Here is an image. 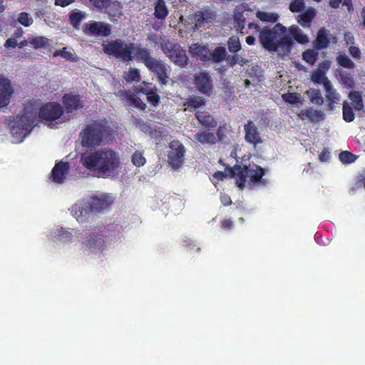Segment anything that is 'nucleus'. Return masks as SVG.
I'll list each match as a JSON object with an SVG mask.
<instances>
[{
	"instance_id": "nucleus-29",
	"label": "nucleus",
	"mask_w": 365,
	"mask_h": 365,
	"mask_svg": "<svg viewBox=\"0 0 365 365\" xmlns=\"http://www.w3.org/2000/svg\"><path fill=\"white\" fill-rule=\"evenodd\" d=\"M349 98L351 100L355 110L361 111L364 109L363 98L359 91H351L349 93Z\"/></svg>"
},
{
	"instance_id": "nucleus-55",
	"label": "nucleus",
	"mask_w": 365,
	"mask_h": 365,
	"mask_svg": "<svg viewBox=\"0 0 365 365\" xmlns=\"http://www.w3.org/2000/svg\"><path fill=\"white\" fill-rule=\"evenodd\" d=\"M148 101L151 103L153 105L155 106L158 103L160 97L156 93L153 92L152 90L148 92L147 94Z\"/></svg>"
},
{
	"instance_id": "nucleus-36",
	"label": "nucleus",
	"mask_w": 365,
	"mask_h": 365,
	"mask_svg": "<svg viewBox=\"0 0 365 365\" xmlns=\"http://www.w3.org/2000/svg\"><path fill=\"white\" fill-rule=\"evenodd\" d=\"M336 62L339 66L348 69H351L355 67V63L350 59V58L347 55L344 53L339 54L336 57Z\"/></svg>"
},
{
	"instance_id": "nucleus-24",
	"label": "nucleus",
	"mask_w": 365,
	"mask_h": 365,
	"mask_svg": "<svg viewBox=\"0 0 365 365\" xmlns=\"http://www.w3.org/2000/svg\"><path fill=\"white\" fill-rule=\"evenodd\" d=\"M289 34L301 44H306L309 41V38L307 35L304 34L301 29L298 26L293 25L289 29Z\"/></svg>"
},
{
	"instance_id": "nucleus-16",
	"label": "nucleus",
	"mask_w": 365,
	"mask_h": 365,
	"mask_svg": "<svg viewBox=\"0 0 365 365\" xmlns=\"http://www.w3.org/2000/svg\"><path fill=\"white\" fill-rule=\"evenodd\" d=\"M70 169V164L68 162L60 161L54 165L51 170V178L54 182L62 183L66 180Z\"/></svg>"
},
{
	"instance_id": "nucleus-22",
	"label": "nucleus",
	"mask_w": 365,
	"mask_h": 365,
	"mask_svg": "<svg viewBox=\"0 0 365 365\" xmlns=\"http://www.w3.org/2000/svg\"><path fill=\"white\" fill-rule=\"evenodd\" d=\"M121 9L122 6L120 2L117 1H112L110 0V6H108L103 11L108 14L112 20H114L115 18H120L123 15Z\"/></svg>"
},
{
	"instance_id": "nucleus-6",
	"label": "nucleus",
	"mask_w": 365,
	"mask_h": 365,
	"mask_svg": "<svg viewBox=\"0 0 365 365\" xmlns=\"http://www.w3.org/2000/svg\"><path fill=\"white\" fill-rule=\"evenodd\" d=\"M229 173L232 177L237 178L236 183L241 189H243L246 181L258 182L263 176L264 171L262 168L256 165L244 168L240 165H235L229 170Z\"/></svg>"
},
{
	"instance_id": "nucleus-14",
	"label": "nucleus",
	"mask_w": 365,
	"mask_h": 365,
	"mask_svg": "<svg viewBox=\"0 0 365 365\" xmlns=\"http://www.w3.org/2000/svg\"><path fill=\"white\" fill-rule=\"evenodd\" d=\"M14 93L9 79L0 76V108L7 106Z\"/></svg>"
},
{
	"instance_id": "nucleus-4",
	"label": "nucleus",
	"mask_w": 365,
	"mask_h": 365,
	"mask_svg": "<svg viewBox=\"0 0 365 365\" xmlns=\"http://www.w3.org/2000/svg\"><path fill=\"white\" fill-rule=\"evenodd\" d=\"M89 207H84L81 204H75L71 207V214L78 222H86L91 213L100 212L108 207L110 202L106 196L98 197L93 196L88 201Z\"/></svg>"
},
{
	"instance_id": "nucleus-63",
	"label": "nucleus",
	"mask_w": 365,
	"mask_h": 365,
	"mask_svg": "<svg viewBox=\"0 0 365 365\" xmlns=\"http://www.w3.org/2000/svg\"><path fill=\"white\" fill-rule=\"evenodd\" d=\"M349 0H330V2H329V5L332 7V8H338L340 5L341 3H344V4H348V1Z\"/></svg>"
},
{
	"instance_id": "nucleus-13",
	"label": "nucleus",
	"mask_w": 365,
	"mask_h": 365,
	"mask_svg": "<svg viewBox=\"0 0 365 365\" xmlns=\"http://www.w3.org/2000/svg\"><path fill=\"white\" fill-rule=\"evenodd\" d=\"M63 110L67 113L79 110L83 108L82 97L73 93H65L62 98Z\"/></svg>"
},
{
	"instance_id": "nucleus-59",
	"label": "nucleus",
	"mask_w": 365,
	"mask_h": 365,
	"mask_svg": "<svg viewBox=\"0 0 365 365\" xmlns=\"http://www.w3.org/2000/svg\"><path fill=\"white\" fill-rule=\"evenodd\" d=\"M58 232L59 237L66 239V240H71L72 234L70 232L64 230L63 228H61Z\"/></svg>"
},
{
	"instance_id": "nucleus-33",
	"label": "nucleus",
	"mask_w": 365,
	"mask_h": 365,
	"mask_svg": "<svg viewBox=\"0 0 365 365\" xmlns=\"http://www.w3.org/2000/svg\"><path fill=\"white\" fill-rule=\"evenodd\" d=\"M86 16V14L85 12L81 11H73L69 15V21L75 29H78L81 21L84 19Z\"/></svg>"
},
{
	"instance_id": "nucleus-47",
	"label": "nucleus",
	"mask_w": 365,
	"mask_h": 365,
	"mask_svg": "<svg viewBox=\"0 0 365 365\" xmlns=\"http://www.w3.org/2000/svg\"><path fill=\"white\" fill-rule=\"evenodd\" d=\"M53 56L54 57L61 56L66 60L72 61L73 60V53L69 51L66 47H63L61 49L56 50Z\"/></svg>"
},
{
	"instance_id": "nucleus-17",
	"label": "nucleus",
	"mask_w": 365,
	"mask_h": 365,
	"mask_svg": "<svg viewBox=\"0 0 365 365\" xmlns=\"http://www.w3.org/2000/svg\"><path fill=\"white\" fill-rule=\"evenodd\" d=\"M329 43H336L337 38L325 28H322L317 34L316 39V47L318 49H323L327 47Z\"/></svg>"
},
{
	"instance_id": "nucleus-37",
	"label": "nucleus",
	"mask_w": 365,
	"mask_h": 365,
	"mask_svg": "<svg viewBox=\"0 0 365 365\" xmlns=\"http://www.w3.org/2000/svg\"><path fill=\"white\" fill-rule=\"evenodd\" d=\"M134 96V93L124 89L118 91L116 93V96L123 101L126 106H131V102Z\"/></svg>"
},
{
	"instance_id": "nucleus-34",
	"label": "nucleus",
	"mask_w": 365,
	"mask_h": 365,
	"mask_svg": "<svg viewBox=\"0 0 365 365\" xmlns=\"http://www.w3.org/2000/svg\"><path fill=\"white\" fill-rule=\"evenodd\" d=\"M343 119L348 123L352 122L354 120V113L351 105L347 101H344L342 108Z\"/></svg>"
},
{
	"instance_id": "nucleus-60",
	"label": "nucleus",
	"mask_w": 365,
	"mask_h": 365,
	"mask_svg": "<svg viewBox=\"0 0 365 365\" xmlns=\"http://www.w3.org/2000/svg\"><path fill=\"white\" fill-rule=\"evenodd\" d=\"M232 168H227L224 172H217L214 174V178L218 179V180H222L225 176L229 175L230 177L232 178L230 174L229 173V170Z\"/></svg>"
},
{
	"instance_id": "nucleus-3",
	"label": "nucleus",
	"mask_w": 365,
	"mask_h": 365,
	"mask_svg": "<svg viewBox=\"0 0 365 365\" xmlns=\"http://www.w3.org/2000/svg\"><path fill=\"white\" fill-rule=\"evenodd\" d=\"M106 128V123L99 120L88 123L80 133L81 145L90 149L99 146L103 141Z\"/></svg>"
},
{
	"instance_id": "nucleus-10",
	"label": "nucleus",
	"mask_w": 365,
	"mask_h": 365,
	"mask_svg": "<svg viewBox=\"0 0 365 365\" xmlns=\"http://www.w3.org/2000/svg\"><path fill=\"white\" fill-rule=\"evenodd\" d=\"M161 49L166 56L176 65L185 67L187 64L188 58L179 45L171 42L161 43Z\"/></svg>"
},
{
	"instance_id": "nucleus-7",
	"label": "nucleus",
	"mask_w": 365,
	"mask_h": 365,
	"mask_svg": "<svg viewBox=\"0 0 365 365\" xmlns=\"http://www.w3.org/2000/svg\"><path fill=\"white\" fill-rule=\"evenodd\" d=\"M161 130V140L163 143L169 144V150L168 153V163L169 167L173 170H179L182 168L185 161V148L184 145L177 140H172V136H167Z\"/></svg>"
},
{
	"instance_id": "nucleus-30",
	"label": "nucleus",
	"mask_w": 365,
	"mask_h": 365,
	"mask_svg": "<svg viewBox=\"0 0 365 365\" xmlns=\"http://www.w3.org/2000/svg\"><path fill=\"white\" fill-rule=\"evenodd\" d=\"M50 39L44 36L32 37L29 40V45L35 49L46 48L48 46Z\"/></svg>"
},
{
	"instance_id": "nucleus-52",
	"label": "nucleus",
	"mask_w": 365,
	"mask_h": 365,
	"mask_svg": "<svg viewBox=\"0 0 365 365\" xmlns=\"http://www.w3.org/2000/svg\"><path fill=\"white\" fill-rule=\"evenodd\" d=\"M283 99L289 103H297L300 102V96L298 93H286L282 96Z\"/></svg>"
},
{
	"instance_id": "nucleus-62",
	"label": "nucleus",
	"mask_w": 365,
	"mask_h": 365,
	"mask_svg": "<svg viewBox=\"0 0 365 365\" xmlns=\"http://www.w3.org/2000/svg\"><path fill=\"white\" fill-rule=\"evenodd\" d=\"M344 39L346 45H353L354 43V38L351 33H345Z\"/></svg>"
},
{
	"instance_id": "nucleus-54",
	"label": "nucleus",
	"mask_w": 365,
	"mask_h": 365,
	"mask_svg": "<svg viewBox=\"0 0 365 365\" xmlns=\"http://www.w3.org/2000/svg\"><path fill=\"white\" fill-rule=\"evenodd\" d=\"M151 83H147L145 81H143L137 88L136 91L138 93H142L143 94H147L151 90H153L151 87Z\"/></svg>"
},
{
	"instance_id": "nucleus-15",
	"label": "nucleus",
	"mask_w": 365,
	"mask_h": 365,
	"mask_svg": "<svg viewBox=\"0 0 365 365\" xmlns=\"http://www.w3.org/2000/svg\"><path fill=\"white\" fill-rule=\"evenodd\" d=\"M195 84L196 88L202 93L210 95L212 88V78L208 73L200 72L195 76Z\"/></svg>"
},
{
	"instance_id": "nucleus-49",
	"label": "nucleus",
	"mask_w": 365,
	"mask_h": 365,
	"mask_svg": "<svg viewBox=\"0 0 365 365\" xmlns=\"http://www.w3.org/2000/svg\"><path fill=\"white\" fill-rule=\"evenodd\" d=\"M339 157L343 163H351L356 160V156L349 151H342Z\"/></svg>"
},
{
	"instance_id": "nucleus-39",
	"label": "nucleus",
	"mask_w": 365,
	"mask_h": 365,
	"mask_svg": "<svg viewBox=\"0 0 365 365\" xmlns=\"http://www.w3.org/2000/svg\"><path fill=\"white\" fill-rule=\"evenodd\" d=\"M311 79L314 83H322L324 87L327 85V82L330 83V81L326 76V74L317 70L312 72Z\"/></svg>"
},
{
	"instance_id": "nucleus-18",
	"label": "nucleus",
	"mask_w": 365,
	"mask_h": 365,
	"mask_svg": "<svg viewBox=\"0 0 365 365\" xmlns=\"http://www.w3.org/2000/svg\"><path fill=\"white\" fill-rule=\"evenodd\" d=\"M244 130L245 133V138L247 142L255 145L262 142L257 127L252 121H248L245 125Z\"/></svg>"
},
{
	"instance_id": "nucleus-48",
	"label": "nucleus",
	"mask_w": 365,
	"mask_h": 365,
	"mask_svg": "<svg viewBox=\"0 0 365 365\" xmlns=\"http://www.w3.org/2000/svg\"><path fill=\"white\" fill-rule=\"evenodd\" d=\"M317 55H318V53L317 51H315L314 50H308V51L304 52L303 59L306 62L313 65L317 60Z\"/></svg>"
},
{
	"instance_id": "nucleus-27",
	"label": "nucleus",
	"mask_w": 365,
	"mask_h": 365,
	"mask_svg": "<svg viewBox=\"0 0 365 365\" xmlns=\"http://www.w3.org/2000/svg\"><path fill=\"white\" fill-rule=\"evenodd\" d=\"M250 11V10L241 11L238 9L235 11L234 20L236 24L237 30L242 32V30L245 28V22L246 20V17L248 16Z\"/></svg>"
},
{
	"instance_id": "nucleus-46",
	"label": "nucleus",
	"mask_w": 365,
	"mask_h": 365,
	"mask_svg": "<svg viewBox=\"0 0 365 365\" xmlns=\"http://www.w3.org/2000/svg\"><path fill=\"white\" fill-rule=\"evenodd\" d=\"M89 2L98 11H103L110 6V0H89Z\"/></svg>"
},
{
	"instance_id": "nucleus-2",
	"label": "nucleus",
	"mask_w": 365,
	"mask_h": 365,
	"mask_svg": "<svg viewBox=\"0 0 365 365\" xmlns=\"http://www.w3.org/2000/svg\"><path fill=\"white\" fill-rule=\"evenodd\" d=\"M287 28L281 24H277L272 29L263 28L259 34V41L263 47L274 51L279 56H287L291 51L294 43L292 37L285 34Z\"/></svg>"
},
{
	"instance_id": "nucleus-21",
	"label": "nucleus",
	"mask_w": 365,
	"mask_h": 365,
	"mask_svg": "<svg viewBox=\"0 0 365 365\" xmlns=\"http://www.w3.org/2000/svg\"><path fill=\"white\" fill-rule=\"evenodd\" d=\"M193 140L202 144L213 145L217 139L214 133L207 131H200L194 135Z\"/></svg>"
},
{
	"instance_id": "nucleus-19",
	"label": "nucleus",
	"mask_w": 365,
	"mask_h": 365,
	"mask_svg": "<svg viewBox=\"0 0 365 365\" xmlns=\"http://www.w3.org/2000/svg\"><path fill=\"white\" fill-rule=\"evenodd\" d=\"M190 53L203 61L210 60V52L207 46H201L199 43L192 44L189 47Z\"/></svg>"
},
{
	"instance_id": "nucleus-58",
	"label": "nucleus",
	"mask_w": 365,
	"mask_h": 365,
	"mask_svg": "<svg viewBox=\"0 0 365 365\" xmlns=\"http://www.w3.org/2000/svg\"><path fill=\"white\" fill-rule=\"evenodd\" d=\"M331 63L329 61H324L322 62L319 65L318 68L317 69L319 71H321L322 73L326 74L327 71L330 68Z\"/></svg>"
},
{
	"instance_id": "nucleus-35",
	"label": "nucleus",
	"mask_w": 365,
	"mask_h": 365,
	"mask_svg": "<svg viewBox=\"0 0 365 365\" xmlns=\"http://www.w3.org/2000/svg\"><path fill=\"white\" fill-rule=\"evenodd\" d=\"M226 61L231 67H233L237 63L244 66L249 62L247 59L236 53L232 56L228 55L226 58Z\"/></svg>"
},
{
	"instance_id": "nucleus-38",
	"label": "nucleus",
	"mask_w": 365,
	"mask_h": 365,
	"mask_svg": "<svg viewBox=\"0 0 365 365\" xmlns=\"http://www.w3.org/2000/svg\"><path fill=\"white\" fill-rule=\"evenodd\" d=\"M256 16L262 21L274 23L278 19V15L274 13H269L264 11H257Z\"/></svg>"
},
{
	"instance_id": "nucleus-43",
	"label": "nucleus",
	"mask_w": 365,
	"mask_h": 365,
	"mask_svg": "<svg viewBox=\"0 0 365 365\" xmlns=\"http://www.w3.org/2000/svg\"><path fill=\"white\" fill-rule=\"evenodd\" d=\"M17 21L25 27L30 26L33 22V19L27 12H21L18 14Z\"/></svg>"
},
{
	"instance_id": "nucleus-28",
	"label": "nucleus",
	"mask_w": 365,
	"mask_h": 365,
	"mask_svg": "<svg viewBox=\"0 0 365 365\" xmlns=\"http://www.w3.org/2000/svg\"><path fill=\"white\" fill-rule=\"evenodd\" d=\"M316 15V12L314 9H309L304 13L301 14L297 17V21L303 27L308 28L310 26V22Z\"/></svg>"
},
{
	"instance_id": "nucleus-8",
	"label": "nucleus",
	"mask_w": 365,
	"mask_h": 365,
	"mask_svg": "<svg viewBox=\"0 0 365 365\" xmlns=\"http://www.w3.org/2000/svg\"><path fill=\"white\" fill-rule=\"evenodd\" d=\"M134 43H125L120 39L112 40L103 45L105 53L113 56L123 61H130L133 58Z\"/></svg>"
},
{
	"instance_id": "nucleus-1",
	"label": "nucleus",
	"mask_w": 365,
	"mask_h": 365,
	"mask_svg": "<svg viewBox=\"0 0 365 365\" xmlns=\"http://www.w3.org/2000/svg\"><path fill=\"white\" fill-rule=\"evenodd\" d=\"M81 161L84 168L95 171L101 178L113 176L120 166L119 154L111 149H101L83 153Z\"/></svg>"
},
{
	"instance_id": "nucleus-9",
	"label": "nucleus",
	"mask_w": 365,
	"mask_h": 365,
	"mask_svg": "<svg viewBox=\"0 0 365 365\" xmlns=\"http://www.w3.org/2000/svg\"><path fill=\"white\" fill-rule=\"evenodd\" d=\"M107 236L106 227L101 226L93 229L92 232L87 234L78 235V237L82 242V244L91 251H102L106 246L104 237Z\"/></svg>"
},
{
	"instance_id": "nucleus-26",
	"label": "nucleus",
	"mask_w": 365,
	"mask_h": 365,
	"mask_svg": "<svg viewBox=\"0 0 365 365\" xmlns=\"http://www.w3.org/2000/svg\"><path fill=\"white\" fill-rule=\"evenodd\" d=\"M339 82L347 88H352L354 87L355 83L351 75L342 69L337 71Z\"/></svg>"
},
{
	"instance_id": "nucleus-51",
	"label": "nucleus",
	"mask_w": 365,
	"mask_h": 365,
	"mask_svg": "<svg viewBox=\"0 0 365 365\" xmlns=\"http://www.w3.org/2000/svg\"><path fill=\"white\" fill-rule=\"evenodd\" d=\"M304 8L303 0H294L289 5V9L292 12H300Z\"/></svg>"
},
{
	"instance_id": "nucleus-12",
	"label": "nucleus",
	"mask_w": 365,
	"mask_h": 365,
	"mask_svg": "<svg viewBox=\"0 0 365 365\" xmlns=\"http://www.w3.org/2000/svg\"><path fill=\"white\" fill-rule=\"evenodd\" d=\"M83 31L87 35L108 36L111 34V27L105 22L91 21L83 26Z\"/></svg>"
},
{
	"instance_id": "nucleus-31",
	"label": "nucleus",
	"mask_w": 365,
	"mask_h": 365,
	"mask_svg": "<svg viewBox=\"0 0 365 365\" xmlns=\"http://www.w3.org/2000/svg\"><path fill=\"white\" fill-rule=\"evenodd\" d=\"M306 94L310 101L316 105L321 106L324 103V98L319 90L315 88H309L307 91Z\"/></svg>"
},
{
	"instance_id": "nucleus-23",
	"label": "nucleus",
	"mask_w": 365,
	"mask_h": 365,
	"mask_svg": "<svg viewBox=\"0 0 365 365\" xmlns=\"http://www.w3.org/2000/svg\"><path fill=\"white\" fill-rule=\"evenodd\" d=\"M299 115L302 120H305L307 118L312 122H319L323 119L324 115L321 111H318L312 108H309L302 111Z\"/></svg>"
},
{
	"instance_id": "nucleus-50",
	"label": "nucleus",
	"mask_w": 365,
	"mask_h": 365,
	"mask_svg": "<svg viewBox=\"0 0 365 365\" xmlns=\"http://www.w3.org/2000/svg\"><path fill=\"white\" fill-rule=\"evenodd\" d=\"M204 99L199 96H193L188 98L187 104L188 106L193 108H199L204 105Z\"/></svg>"
},
{
	"instance_id": "nucleus-32",
	"label": "nucleus",
	"mask_w": 365,
	"mask_h": 365,
	"mask_svg": "<svg viewBox=\"0 0 365 365\" xmlns=\"http://www.w3.org/2000/svg\"><path fill=\"white\" fill-rule=\"evenodd\" d=\"M227 51L225 47H217L212 53H210V60L215 63H219L223 60H226Z\"/></svg>"
},
{
	"instance_id": "nucleus-53",
	"label": "nucleus",
	"mask_w": 365,
	"mask_h": 365,
	"mask_svg": "<svg viewBox=\"0 0 365 365\" xmlns=\"http://www.w3.org/2000/svg\"><path fill=\"white\" fill-rule=\"evenodd\" d=\"M131 106H133L136 108H138L140 110L144 111L146 108V104L136 95L135 94L133 101L131 102Z\"/></svg>"
},
{
	"instance_id": "nucleus-25",
	"label": "nucleus",
	"mask_w": 365,
	"mask_h": 365,
	"mask_svg": "<svg viewBox=\"0 0 365 365\" xmlns=\"http://www.w3.org/2000/svg\"><path fill=\"white\" fill-rule=\"evenodd\" d=\"M196 118L198 121L206 128H214L217 126V123L214 118L210 115H206L203 113L197 112L195 113Z\"/></svg>"
},
{
	"instance_id": "nucleus-61",
	"label": "nucleus",
	"mask_w": 365,
	"mask_h": 365,
	"mask_svg": "<svg viewBox=\"0 0 365 365\" xmlns=\"http://www.w3.org/2000/svg\"><path fill=\"white\" fill-rule=\"evenodd\" d=\"M7 48H14L17 46V41L14 38H8L4 44Z\"/></svg>"
},
{
	"instance_id": "nucleus-56",
	"label": "nucleus",
	"mask_w": 365,
	"mask_h": 365,
	"mask_svg": "<svg viewBox=\"0 0 365 365\" xmlns=\"http://www.w3.org/2000/svg\"><path fill=\"white\" fill-rule=\"evenodd\" d=\"M226 128L225 126H220L217 130V136L220 141L225 143L226 141Z\"/></svg>"
},
{
	"instance_id": "nucleus-57",
	"label": "nucleus",
	"mask_w": 365,
	"mask_h": 365,
	"mask_svg": "<svg viewBox=\"0 0 365 365\" xmlns=\"http://www.w3.org/2000/svg\"><path fill=\"white\" fill-rule=\"evenodd\" d=\"M349 53L355 59H359L361 57V51L358 47L351 46L349 48Z\"/></svg>"
},
{
	"instance_id": "nucleus-5",
	"label": "nucleus",
	"mask_w": 365,
	"mask_h": 365,
	"mask_svg": "<svg viewBox=\"0 0 365 365\" xmlns=\"http://www.w3.org/2000/svg\"><path fill=\"white\" fill-rule=\"evenodd\" d=\"M34 117L31 111L24 110L9 119V128L11 135L21 141L34 128Z\"/></svg>"
},
{
	"instance_id": "nucleus-20",
	"label": "nucleus",
	"mask_w": 365,
	"mask_h": 365,
	"mask_svg": "<svg viewBox=\"0 0 365 365\" xmlns=\"http://www.w3.org/2000/svg\"><path fill=\"white\" fill-rule=\"evenodd\" d=\"M324 89L326 92L325 97L329 101L328 110H332L334 107V105L339 103L341 99V95L332 86L331 82H327V85H325Z\"/></svg>"
},
{
	"instance_id": "nucleus-42",
	"label": "nucleus",
	"mask_w": 365,
	"mask_h": 365,
	"mask_svg": "<svg viewBox=\"0 0 365 365\" xmlns=\"http://www.w3.org/2000/svg\"><path fill=\"white\" fill-rule=\"evenodd\" d=\"M133 56H135L138 60L143 62L150 57V53L147 48L135 47L133 49Z\"/></svg>"
},
{
	"instance_id": "nucleus-44",
	"label": "nucleus",
	"mask_w": 365,
	"mask_h": 365,
	"mask_svg": "<svg viewBox=\"0 0 365 365\" xmlns=\"http://www.w3.org/2000/svg\"><path fill=\"white\" fill-rule=\"evenodd\" d=\"M131 162L135 166L140 167L145 165L146 160L141 152L135 151L132 155Z\"/></svg>"
},
{
	"instance_id": "nucleus-41",
	"label": "nucleus",
	"mask_w": 365,
	"mask_h": 365,
	"mask_svg": "<svg viewBox=\"0 0 365 365\" xmlns=\"http://www.w3.org/2000/svg\"><path fill=\"white\" fill-rule=\"evenodd\" d=\"M228 50L231 53H237L241 49V44L238 37L232 36L227 41Z\"/></svg>"
},
{
	"instance_id": "nucleus-64",
	"label": "nucleus",
	"mask_w": 365,
	"mask_h": 365,
	"mask_svg": "<svg viewBox=\"0 0 365 365\" xmlns=\"http://www.w3.org/2000/svg\"><path fill=\"white\" fill-rule=\"evenodd\" d=\"M73 0H55V4L61 7H65L71 4Z\"/></svg>"
},
{
	"instance_id": "nucleus-45",
	"label": "nucleus",
	"mask_w": 365,
	"mask_h": 365,
	"mask_svg": "<svg viewBox=\"0 0 365 365\" xmlns=\"http://www.w3.org/2000/svg\"><path fill=\"white\" fill-rule=\"evenodd\" d=\"M144 63L147 67L156 72L158 78L160 79V71H158L160 70V63L158 61L150 56Z\"/></svg>"
},
{
	"instance_id": "nucleus-11",
	"label": "nucleus",
	"mask_w": 365,
	"mask_h": 365,
	"mask_svg": "<svg viewBox=\"0 0 365 365\" xmlns=\"http://www.w3.org/2000/svg\"><path fill=\"white\" fill-rule=\"evenodd\" d=\"M63 113V110L60 103L48 102L40 108L38 117L42 121L52 122L59 119Z\"/></svg>"
},
{
	"instance_id": "nucleus-40",
	"label": "nucleus",
	"mask_w": 365,
	"mask_h": 365,
	"mask_svg": "<svg viewBox=\"0 0 365 365\" xmlns=\"http://www.w3.org/2000/svg\"><path fill=\"white\" fill-rule=\"evenodd\" d=\"M125 79L128 83L139 82L141 79L139 70L135 68H130L125 76Z\"/></svg>"
}]
</instances>
